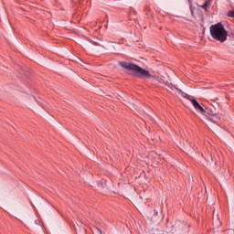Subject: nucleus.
<instances>
[{
    "instance_id": "f257e3e1",
    "label": "nucleus",
    "mask_w": 234,
    "mask_h": 234,
    "mask_svg": "<svg viewBox=\"0 0 234 234\" xmlns=\"http://www.w3.org/2000/svg\"><path fill=\"white\" fill-rule=\"evenodd\" d=\"M120 67L125 69L130 76L138 78L139 80H153L154 76L151 72L133 62L120 61Z\"/></svg>"
},
{
    "instance_id": "f03ea898",
    "label": "nucleus",
    "mask_w": 234,
    "mask_h": 234,
    "mask_svg": "<svg viewBox=\"0 0 234 234\" xmlns=\"http://www.w3.org/2000/svg\"><path fill=\"white\" fill-rule=\"evenodd\" d=\"M176 90L178 94L182 96V98L191 101L193 107L196 109V111H197V112H200V114H203V116H206V118H208V120L211 122L213 121V116H217V114L206 111L202 105H200V103L195 99V97L184 92L181 89L176 88Z\"/></svg>"
},
{
    "instance_id": "7ed1b4c3",
    "label": "nucleus",
    "mask_w": 234,
    "mask_h": 234,
    "mask_svg": "<svg viewBox=\"0 0 234 234\" xmlns=\"http://www.w3.org/2000/svg\"><path fill=\"white\" fill-rule=\"evenodd\" d=\"M209 30L211 37L216 41H219V43L228 41V30L221 22L212 25Z\"/></svg>"
},
{
    "instance_id": "20e7f679",
    "label": "nucleus",
    "mask_w": 234,
    "mask_h": 234,
    "mask_svg": "<svg viewBox=\"0 0 234 234\" xmlns=\"http://www.w3.org/2000/svg\"><path fill=\"white\" fill-rule=\"evenodd\" d=\"M144 14L148 16L149 19H151V17H153V11H151V7L146 5L144 8Z\"/></svg>"
},
{
    "instance_id": "39448f33",
    "label": "nucleus",
    "mask_w": 234,
    "mask_h": 234,
    "mask_svg": "<svg viewBox=\"0 0 234 234\" xmlns=\"http://www.w3.org/2000/svg\"><path fill=\"white\" fill-rule=\"evenodd\" d=\"M209 6H211V0H207V1H205V3L201 5V8H203V10H207V8H209Z\"/></svg>"
},
{
    "instance_id": "423d86ee",
    "label": "nucleus",
    "mask_w": 234,
    "mask_h": 234,
    "mask_svg": "<svg viewBox=\"0 0 234 234\" xmlns=\"http://www.w3.org/2000/svg\"><path fill=\"white\" fill-rule=\"evenodd\" d=\"M93 234H101V229L100 228L95 227L92 230Z\"/></svg>"
},
{
    "instance_id": "0eeeda50",
    "label": "nucleus",
    "mask_w": 234,
    "mask_h": 234,
    "mask_svg": "<svg viewBox=\"0 0 234 234\" xmlns=\"http://www.w3.org/2000/svg\"><path fill=\"white\" fill-rule=\"evenodd\" d=\"M228 17H231V19H234V10H229L227 14Z\"/></svg>"
},
{
    "instance_id": "6e6552de",
    "label": "nucleus",
    "mask_w": 234,
    "mask_h": 234,
    "mask_svg": "<svg viewBox=\"0 0 234 234\" xmlns=\"http://www.w3.org/2000/svg\"><path fill=\"white\" fill-rule=\"evenodd\" d=\"M166 85H167V87H169V89H172V90L175 89L176 90V89H177V88L175 87V85H173L172 83H167Z\"/></svg>"
}]
</instances>
